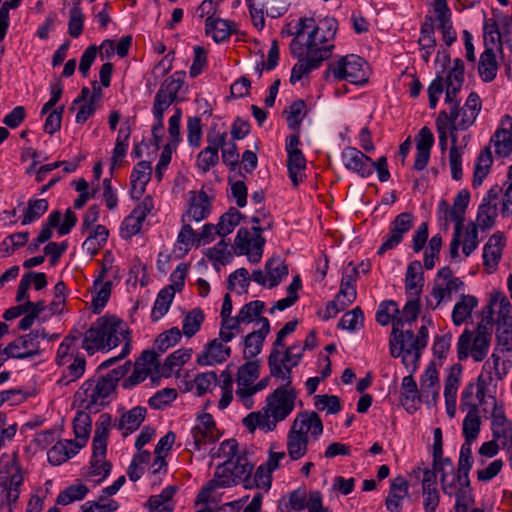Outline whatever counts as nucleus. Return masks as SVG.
<instances>
[{
  "label": "nucleus",
  "instance_id": "c756f323",
  "mask_svg": "<svg viewBox=\"0 0 512 512\" xmlns=\"http://www.w3.org/2000/svg\"><path fill=\"white\" fill-rule=\"evenodd\" d=\"M75 448H84L92 430V419L87 410L78 411L73 420Z\"/></svg>",
  "mask_w": 512,
  "mask_h": 512
},
{
  "label": "nucleus",
  "instance_id": "2f4dec72",
  "mask_svg": "<svg viewBox=\"0 0 512 512\" xmlns=\"http://www.w3.org/2000/svg\"><path fill=\"white\" fill-rule=\"evenodd\" d=\"M146 413L147 410L145 407H133L132 409L121 415L116 427L119 430L124 431L123 436L126 437L127 435L131 434L140 427V425L142 424L146 417Z\"/></svg>",
  "mask_w": 512,
  "mask_h": 512
},
{
  "label": "nucleus",
  "instance_id": "ddd939ff",
  "mask_svg": "<svg viewBox=\"0 0 512 512\" xmlns=\"http://www.w3.org/2000/svg\"><path fill=\"white\" fill-rule=\"evenodd\" d=\"M185 77L186 72L181 70L166 78L155 94L153 106L167 110L173 103L184 101V97L178 93L184 85Z\"/></svg>",
  "mask_w": 512,
  "mask_h": 512
},
{
  "label": "nucleus",
  "instance_id": "ea45409f",
  "mask_svg": "<svg viewBox=\"0 0 512 512\" xmlns=\"http://www.w3.org/2000/svg\"><path fill=\"white\" fill-rule=\"evenodd\" d=\"M265 270L268 276V287L278 286L282 279L288 275V267L280 257H272L265 263Z\"/></svg>",
  "mask_w": 512,
  "mask_h": 512
},
{
  "label": "nucleus",
  "instance_id": "a19ab883",
  "mask_svg": "<svg viewBox=\"0 0 512 512\" xmlns=\"http://www.w3.org/2000/svg\"><path fill=\"white\" fill-rule=\"evenodd\" d=\"M174 296L175 293L171 287H164L158 292L151 311V320L153 322L160 320L169 311Z\"/></svg>",
  "mask_w": 512,
  "mask_h": 512
},
{
  "label": "nucleus",
  "instance_id": "774afa93",
  "mask_svg": "<svg viewBox=\"0 0 512 512\" xmlns=\"http://www.w3.org/2000/svg\"><path fill=\"white\" fill-rule=\"evenodd\" d=\"M177 397V391L174 388H164L157 391L149 400L148 404L153 409H161L173 402Z\"/></svg>",
  "mask_w": 512,
  "mask_h": 512
},
{
  "label": "nucleus",
  "instance_id": "b1692460",
  "mask_svg": "<svg viewBox=\"0 0 512 512\" xmlns=\"http://www.w3.org/2000/svg\"><path fill=\"white\" fill-rule=\"evenodd\" d=\"M151 163L148 161H140L133 168L130 175L131 197L139 199L145 192L146 185L151 179Z\"/></svg>",
  "mask_w": 512,
  "mask_h": 512
},
{
  "label": "nucleus",
  "instance_id": "72a5a7b5",
  "mask_svg": "<svg viewBox=\"0 0 512 512\" xmlns=\"http://www.w3.org/2000/svg\"><path fill=\"white\" fill-rule=\"evenodd\" d=\"M493 164V157L490 145L485 146L476 158L472 186L478 188L490 172Z\"/></svg>",
  "mask_w": 512,
  "mask_h": 512
},
{
  "label": "nucleus",
  "instance_id": "6e6552de",
  "mask_svg": "<svg viewBox=\"0 0 512 512\" xmlns=\"http://www.w3.org/2000/svg\"><path fill=\"white\" fill-rule=\"evenodd\" d=\"M365 66L366 61L362 57L349 54L329 63L323 78L328 81L332 75L337 81L345 80L351 84L362 85L368 81Z\"/></svg>",
  "mask_w": 512,
  "mask_h": 512
},
{
  "label": "nucleus",
  "instance_id": "9d476101",
  "mask_svg": "<svg viewBox=\"0 0 512 512\" xmlns=\"http://www.w3.org/2000/svg\"><path fill=\"white\" fill-rule=\"evenodd\" d=\"M62 213L60 210H53L46 221L43 222L39 234L37 236L38 243H45L53 236V228H57V233L60 236L68 235L77 224V215L71 208H67L64 213V219L61 222Z\"/></svg>",
  "mask_w": 512,
  "mask_h": 512
},
{
  "label": "nucleus",
  "instance_id": "c9c22d12",
  "mask_svg": "<svg viewBox=\"0 0 512 512\" xmlns=\"http://www.w3.org/2000/svg\"><path fill=\"white\" fill-rule=\"evenodd\" d=\"M498 63L496 54L493 48L485 49L479 59L478 72L482 81L488 83L492 82L497 75Z\"/></svg>",
  "mask_w": 512,
  "mask_h": 512
},
{
  "label": "nucleus",
  "instance_id": "f3484780",
  "mask_svg": "<svg viewBox=\"0 0 512 512\" xmlns=\"http://www.w3.org/2000/svg\"><path fill=\"white\" fill-rule=\"evenodd\" d=\"M345 168L356 173L361 178L372 175L371 157L367 156L355 147H346L341 153Z\"/></svg>",
  "mask_w": 512,
  "mask_h": 512
},
{
  "label": "nucleus",
  "instance_id": "a878e982",
  "mask_svg": "<svg viewBox=\"0 0 512 512\" xmlns=\"http://www.w3.org/2000/svg\"><path fill=\"white\" fill-rule=\"evenodd\" d=\"M420 309L421 303L419 297H413V299L408 300L401 311V316L397 315V318L393 321V330L391 332L390 339H396L401 332H404V323H412L416 321L419 316Z\"/></svg>",
  "mask_w": 512,
  "mask_h": 512
},
{
  "label": "nucleus",
  "instance_id": "8fccbe9b",
  "mask_svg": "<svg viewBox=\"0 0 512 512\" xmlns=\"http://www.w3.org/2000/svg\"><path fill=\"white\" fill-rule=\"evenodd\" d=\"M306 103L302 99L293 101L289 106V112L286 117L288 128L296 133H300L302 121L306 115Z\"/></svg>",
  "mask_w": 512,
  "mask_h": 512
},
{
  "label": "nucleus",
  "instance_id": "423d86ee",
  "mask_svg": "<svg viewBox=\"0 0 512 512\" xmlns=\"http://www.w3.org/2000/svg\"><path fill=\"white\" fill-rule=\"evenodd\" d=\"M492 327V324H486L481 320L476 327L474 337L472 331L465 329L457 341L458 360L464 361L471 355L475 362L483 361L489 351Z\"/></svg>",
  "mask_w": 512,
  "mask_h": 512
},
{
  "label": "nucleus",
  "instance_id": "37998d69",
  "mask_svg": "<svg viewBox=\"0 0 512 512\" xmlns=\"http://www.w3.org/2000/svg\"><path fill=\"white\" fill-rule=\"evenodd\" d=\"M49 208V203L44 198H30L27 202V208L21 219L22 225H29L39 220Z\"/></svg>",
  "mask_w": 512,
  "mask_h": 512
},
{
  "label": "nucleus",
  "instance_id": "052dcab7",
  "mask_svg": "<svg viewBox=\"0 0 512 512\" xmlns=\"http://www.w3.org/2000/svg\"><path fill=\"white\" fill-rule=\"evenodd\" d=\"M442 244V236L439 233L432 236L429 240L428 247L424 252V267L427 270H432L434 268L435 260L439 257Z\"/></svg>",
  "mask_w": 512,
  "mask_h": 512
},
{
  "label": "nucleus",
  "instance_id": "680f3d73",
  "mask_svg": "<svg viewBox=\"0 0 512 512\" xmlns=\"http://www.w3.org/2000/svg\"><path fill=\"white\" fill-rule=\"evenodd\" d=\"M314 406L320 410H326L328 414H337L341 410L340 398L336 395H315Z\"/></svg>",
  "mask_w": 512,
  "mask_h": 512
},
{
  "label": "nucleus",
  "instance_id": "412c9836",
  "mask_svg": "<svg viewBox=\"0 0 512 512\" xmlns=\"http://www.w3.org/2000/svg\"><path fill=\"white\" fill-rule=\"evenodd\" d=\"M231 356V348L225 346L219 339L208 342L203 351L197 356L200 366H212L225 362Z\"/></svg>",
  "mask_w": 512,
  "mask_h": 512
},
{
  "label": "nucleus",
  "instance_id": "c03bdc74",
  "mask_svg": "<svg viewBox=\"0 0 512 512\" xmlns=\"http://www.w3.org/2000/svg\"><path fill=\"white\" fill-rule=\"evenodd\" d=\"M112 418L108 413H102L95 423V432L92 448H107V439L111 427Z\"/></svg>",
  "mask_w": 512,
  "mask_h": 512
},
{
  "label": "nucleus",
  "instance_id": "0eeeda50",
  "mask_svg": "<svg viewBox=\"0 0 512 512\" xmlns=\"http://www.w3.org/2000/svg\"><path fill=\"white\" fill-rule=\"evenodd\" d=\"M115 392L114 386L99 376L87 379L75 394V401L79 407L97 413L102 407L109 404L110 395Z\"/></svg>",
  "mask_w": 512,
  "mask_h": 512
},
{
  "label": "nucleus",
  "instance_id": "69168bd1",
  "mask_svg": "<svg viewBox=\"0 0 512 512\" xmlns=\"http://www.w3.org/2000/svg\"><path fill=\"white\" fill-rule=\"evenodd\" d=\"M101 288L96 293L95 296H93L91 301V309L92 312L95 314L101 313V311L106 306L107 302L110 299L111 290H112V282L106 281L103 284H100Z\"/></svg>",
  "mask_w": 512,
  "mask_h": 512
},
{
  "label": "nucleus",
  "instance_id": "393cba45",
  "mask_svg": "<svg viewBox=\"0 0 512 512\" xmlns=\"http://www.w3.org/2000/svg\"><path fill=\"white\" fill-rule=\"evenodd\" d=\"M279 420L272 418L271 411L265 406L261 410L249 413L243 418V425L250 431L254 432L256 428H260L265 432L273 431Z\"/></svg>",
  "mask_w": 512,
  "mask_h": 512
},
{
  "label": "nucleus",
  "instance_id": "6e6d98bb",
  "mask_svg": "<svg viewBox=\"0 0 512 512\" xmlns=\"http://www.w3.org/2000/svg\"><path fill=\"white\" fill-rule=\"evenodd\" d=\"M268 367L270 370V376L281 379L285 383L280 387L286 388H294L292 386V369L294 367H290L288 365H279L276 356H268Z\"/></svg>",
  "mask_w": 512,
  "mask_h": 512
},
{
  "label": "nucleus",
  "instance_id": "bb28decb",
  "mask_svg": "<svg viewBox=\"0 0 512 512\" xmlns=\"http://www.w3.org/2000/svg\"><path fill=\"white\" fill-rule=\"evenodd\" d=\"M424 286V273L422 264L414 260L407 266L405 274V290L410 297H419Z\"/></svg>",
  "mask_w": 512,
  "mask_h": 512
},
{
  "label": "nucleus",
  "instance_id": "a211bd4d",
  "mask_svg": "<svg viewBox=\"0 0 512 512\" xmlns=\"http://www.w3.org/2000/svg\"><path fill=\"white\" fill-rule=\"evenodd\" d=\"M506 239L501 231L492 234L483 247V266L488 273H493L501 260Z\"/></svg>",
  "mask_w": 512,
  "mask_h": 512
},
{
  "label": "nucleus",
  "instance_id": "cd10ccee",
  "mask_svg": "<svg viewBox=\"0 0 512 512\" xmlns=\"http://www.w3.org/2000/svg\"><path fill=\"white\" fill-rule=\"evenodd\" d=\"M412 374L413 373L410 371L408 376L403 377L401 383V404L410 413L417 410V405L422 400L421 390L417 388L416 381Z\"/></svg>",
  "mask_w": 512,
  "mask_h": 512
},
{
  "label": "nucleus",
  "instance_id": "603ef678",
  "mask_svg": "<svg viewBox=\"0 0 512 512\" xmlns=\"http://www.w3.org/2000/svg\"><path fill=\"white\" fill-rule=\"evenodd\" d=\"M497 216V205H487L486 203H480L476 216L477 227H480L482 230L492 228L496 223Z\"/></svg>",
  "mask_w": 512,
  "mask_h": 512
},
{
  "label": "nucleus",
  "instance_id": "09e8293b",
  "mask_svg": "<svg viewBox=\"0 0 512 512\" xmlns=\"http://www.w3.org/2000/svg\"><path fill=\"white\" fill-rule=\"evenodd\" d=\"M260 375V360H248L242 366L239 367L237 372V385L238 386H249L253 384V381Z\"/></svg>",
  "mask_w": 512,
  "mask_h": 512
},
{
  "label": "nucleus",
  "instance_id": "dca6fc26",
  "mask_svg": "<svg viewBox=\"0 0 512 512\" xmlns=\"http://www.w3.org/2000/svg\"><path fill=\"white\" fill-rule=\"evenodd\" d=\"M498 158H506L512 154V117L505 115L490 138Z\"/></svg>",
  "mask_w": 512,
  "mask_h": 512
},
{
  "label": "nucleus",
  "instance_id": "4468645a",
  "mask_svg": "<svg viewBox=\"0 0 512 512\" xmlns=\"http://www.w3.org/2000/svg\"><path fill=\"white\" fill-rule=\"evenodd\" d=\"M194 445L199 448L202 445H213L221 434L216 428V423L209 413L198 417V424L191 429Z\"/></svg>",
  "mask_w": 512,
  "mask_h": 512
},
{
  "label": "nucleus",
  "instance_id": "4c0bfd02",
  "mask_svg": "<svg viewBox=\"0 0 512 512\" xmlns=\"http://www.w3.org/2000/svg\"><path fill=\"white\" fill-rule=\"evenodd\" d=\"M470 202V192L467 189L460 190L453 199L452 208L449 210L450 220L455 226L464 227L465 213Z\"/></svg>",
  "mask_w": 512,
  "mask_h": 512
},
{
  "label": "nucleus",
  "instance_id": "3c124183",
  "mask_svg": "<svg viewBox=\"0 0 512 512\" xmlns=\"http://www.w3.org/2000/svg\"><path fill=\"white\" fill-rule=\"evenodd\" d=\"M204 319L205 315L201 308H194L189 311L185 315L182 323V330L184 335L189 338L194 336L200 330Z\"/></svg>",
  "mask_w": 512,
  "mask_h": 512
},
{
  "label": "nucleus",
  "instance_id": "e2e57ef3",
  "mask_svg": "<svg viewBox=\"0 0 512 512\" xmlns=\"http://www.w3.org/2000/svg\"><path fill=\"white\" fill-rule=\"evenodd\" d=\"M446 77H443L442 74L437 73L436 77L429 84L427 88L428 98H429V107L430 109H435L440 95L445 91L446 92Z\"/></svg>",
  "mask_w": 512,
  "mask_h": 512
},
{
  "label": "nucleus",
  "instance_id": "1a4fd4ad",
  "mask_svg": "<svg viewBox=\"0 0 512 512\" xmlns=\"http://www.w3.org/2000/svg\"><path fill=\"white\" fill-rule=\"evenodd\" d=\"M273 228V221L270 220L265 226L255 224L251 228L253 237L250 236V230L245 227H241L235 237V246L237 255H246L248 260L252 263H258L263 254V247L266 243V239L262 236V233L266 230Z\"/></svg>",
  "mask_w": 512,
  "mask_h": 512
},
{
  "label": "nucleus",
  "instance_id": "864d4df0",
  "mask_svg": "<svg viewBox=\"0 0 512 512\" xmlns=\"http://www.w3.org/2000/svg\"><path fill=\"white\" fill-rule=\"evenodd\" d=\"M265 308V303L261 300H253L245 305L238 312V322H244L249 324L254 322L256 319L260 322L262 318L261 314Z\"/></svg>",
  "mask_w": 512,
  "mask_h": 512
},
{
  "label": "nucleus",
  "instance_id": "6ab92c4d",
  "mask_svg": "<svg viewBox=\"0 0 512 512\" xmlns=\"http://www.w3.org/2000/svg\"><path fill=\"white\" fill-rule=\"evenodd\" d=\"M213 197L201 189L198 192L191 191L189 198V208L182 216V221H185V216L188 215L194 221L200 222L209 217L212 209Z\"/></svg>",
  "mask_w": 512,
  "mask_h": 512
},
{
  "label": "nucleus",
  "instance_id": "0e129e2a",
  "mask_svg": "<svg viewBox=\"0 0 512 512\" xmlns=\"http://www.w3.org/2000/svg\"><path fill=\"white\" fill-rule=\"evenodd\" d=\"M493 437L497 439L501 448H512V422L491 425Z\"/></svg>",
  "mask_w": 512,
  "mask_h": 512
},
{
  "label": "nucleus",
  "instance_id": "2eb2a0df",
  "mask_svg": "<svg viewBox=\"0 0 512 512\" xmlns=\"http://www.w3.org/2000/svg\"><path fill=\"white\" fill-rule=\"evenodd\" d=\"M40 330L35 329L30 333L17 337L8 344L13 359H27L40 355Z\"/></svg>",
  "mask_w": 512,
  "mask_h": 512
},
{
  "label": "nucleus",
  "instance_id": "58836bf2",
  "mask_svg": "<svg viewBox=\"0 0 512 512\" xmlns=\"http://www.w3.org/2000/svg\"><path fill=\"white\" fill-rule=\"evenodd\" d=\"M245 218L246 216L242 214L237 208L230 207L224 214L220 216L219 222L217 225H215L217 228V235L221 237L229 235Z\"/></svg>",
  "mask_w": 512,
  "mask_h": 512
},
{
  "label": "nucleus",
  "instance_id": "f8f14e48",
  "mask_svg": "<svg viewBox=\"0 0 512 512\" xmlns=\"http://www.w3.org/2000/svg\"><path fill=\"white\" fill-rule=\"evenodd\" d=\"M450 104L452 105L450 112L447 113L445 110H441L436 119L439 147L442 153H444L447 149V130H449L451 138L450 149L457 148V131L460 130V127H457L456 124V120H458L459 118V101H454L453 103Z\"/></svg>",
  "mask_w": 512,
  "mask_h": 512
},
{
  "label": "nucleus",
  "instance_id": "bf43d9fd",
  "mask_svg": "<svg viewBox=\"0 0 512 512\" xmlns=\"http://www.w3.org/2000/svg\"><path fill=\"white\" fill-rule=\"evenodd\" d=\"M181 332L177 327H172L158 335L154 341V347L159 354L176 345L181 340Z\"/></svg>",
  "mask_w": 512,
  "mask_h": 512
},
{
  "label": "nucleus",
  "instance_id": "e433bc0d",
  "mask_svg": "<svg viewBox=\"0 0 512 512\" xmlns=\"http://www.w3.org/2000/svg\"><path fill=\"white\" fill-rule=\"evenodd\" d=\"M477 305L478 300L475 296L463 294L452 310V321L454 325L460 326L466 322Z\"/></svg>",
  "mask_w": 512,
  "mask_h": 512
},
{
  "label": "nucleus",
  "instance_id": "de8ad7c7",
  "mask_svg": "<svg viewBox=\"0 0 512 512\" xmlns=\"http://www.w3.org/2000/svg\"><path fill=\"white\" fill-rule=\"evenodd\" d=\"M88 492L89 488L85 484H72L66 487L58 494L56 498V503L59 505L66 506L74 501L84 499Z\"/></svg>",
  "mask_w": 512,
  "mask_h": 512
},
{
  "label": "nucleus",
  "instance_id": "473e14b6",
  "mask_svg": "<svg viewBox=\"0 0 512 512\" xmlns=\"http://www.w3.org/2000/svg\"><path fill=\"white\" fill-rule=\"evenodd\" d=\"M315 30V42L319 48L322 46H334V44L330 43L334 40L338 30V21L334 17H325L320 20L319 24L313 27L310 32Z\"/></svg>",
  "mask_w": 512,
  "mask_h": 512
},
{
  "label": "nucleus",
  "instance_id": "f257e3e1",
  "mask_svg": "<svg viewBox=\"0 0 512 512\" xmlns=\"http://www.w3.org/2000/svg\"><path fill=\"white\" fill-rule=\"evenodd\" d=\"M123 326L124 322L117 316L104 315L99 317L85 332L82 348L89 355H93L97 351L108 352L117 347L121 341L125 342L121 353L102 362L98 366V370L109 368L130 353V332Z\"/></svg>",
  "mask_w": 512,
  "mask_h": 512
},
{
  "label": "nucleus",
  "instance_id": "5fc2aeb1",
  "mask_svg": "<svg viewBox=\"0 0 512 512\" xmlns=\"http://www.w3.org/2000/svg\"><path fill=\"white\" fill-rule=\"evenodd\" d=\"M418 45L420 49H435L436 47L434 19L430 15L425 16L424 22L420 26Z\"/></svg>",
  "mask_w": 512,
  "mask_h": 512
},
{
  "label": "nucleus",
  "instance_id": "13d9d810",
  "mask_svg": "<svg viewBox=\"0 0 512 512\" xmlns=\"http://www.w3.org/2000/svg\"><path fill=\"white\" fill-rule=\"evenodd\" d=\"M399 314L400 310L397 302L394 300H385L379 304L375 317L380 325L386 326L390 322L393 323L394 319H396Z\"/></svg>",
  "mask_w": 512,
  "mask_h": 512
},
{
  "label": "nucleus",
  "instance_id": "338daca9",
  "mask_svg": "<svg viewBox=\"0 0 512 512\" xmlns=\"http://www.w3.org/2000/svg\"><path fill=\"white\" fill-rule=\"evenodd\" d=\"M202 123L201 118L194 116L187 120V141L191 147L197 148L201 144Z\"/></svg>",
  "mask_w": 512,
  "mask_h": 512
},
{
  "label": "nucleus",
  "instance_id": "7ed1b4c3",
  "mask_svg": "<svg viewBox=\"0 0 512 512\" xmlns=\"http://www.w3.org/2000/svg\"><path fill=\"white\" fill-rule=\"evenodd\" d=\"M247 450H229L228 458L219 464L214 476L220 481L222 488L232 487L239 482L243 483L245 489H251L258 486L257 480L251 479L254 465L246 455Z\"/></svg>",
  "mask_w": 512,
  "mask_h": 512
},
{
  "label": "nucleus",
  "instance_id": "aec40b11",
  "mask_svg": "<svg viewBox=\"0 0 512 512\" xmlns=\"http://www.w3.org/2000/svg\"><path fill=\"white\" fill-rule=\"evenodd\" d=\"M261 328L247 334L244 338V359L250 360L261 353L265 339L270 333V321L266 317L260 318Z\"/></svg>",
  "mask_w": 512,
  "mask_h": 512
},
{
  "label": "nucleus",
  "instance_id": "39448f33",
  "mask_svg": "<svg viewBox=\"0 0 512 512\" xmlns=\"http://www.w3.org/2000/svg\"><path fill=\"white\" fill-rule=\"evenodd\" d=\"M323 434V422L315 411L299 412L288 432L287 448H307Z\"/></svg>",
  "mask_w": 512,
  "mask_h": 512
},
{
  "label": "nucleus",
  "instance_id": "7c9ffc66",
  "mask_svg": "<svg viewBox=\"0 0 512 512\" xmlns=\"http://www.w3.org/2000/svg\"><path fill=\"white\" fill-rule=\"evenodd\" d=\"M510 35V24H504L500 30L494 21L491 24L484 25V46L485 49L497 46L499 52H503L504 40Z\"/></svg>",
  "mask_w": 512,
  "mask_h": 512
},
{
  "label": "nucleus",
  "instance_id": "5701e85b",
  "mask_svg": "<svg viewBox=\"0 0 512 512\" xmlns=\"http://www.w3.org/2000/svg\"><path fill=\"white\" fill-rule=\"evenodd\" d=\"M464 62L460 58L453 60V66L446 75V97L445 103H453L457 100V95L461 91L464 83Z\"/></svg>",
  "mask_w": 512,
  "mask_h": 512
},
{
  "label": "nucleus",
  "instance_id": "9b49d317",
  "mask_svg": "<svg viewBox=\"0 0 512 512\" xmlns=\"http://www.w3.org/2000/svg\"><path fill=\"white\" fill-rule=\"evenodd\" d=\"M298 392L296 388L277 387L266 398V406L272 418L280 422L285 420L294 410Z\"/></svg>",
  "mask_w": 512,
  "mask_h": 512
},
{
  "label": "nucleus",
  "instance_id": "79ce46f5",
  "mask_svg": "<svg viewBox=\"0 0 512 512\" xmlns=\"http://www.w3.org/2000/svg\"><path fill=\"white\" fill-rule=\"evenodd\" d=\"M90 459V476H101L106 479L112 470V463L107 460V450H92Z\"/></svg>",
  "mask_w": 512,
  "mask_h": 512
},
{
  "label": "nucleus",
  "instance_id": "f704fd0d",
  "mask_svg": "<svg viewBox=\"0 0 512 512\" xmlns=\"http://www.w3.org/2000/svg\"><path fill=\"white\" fill-rule=\"evenodd\" d=\"M66 365V369L57 381L61 386H66L83 376L86 370V358L84 355L76 353Z\"/></svg>",
  "mask_w": 512,
  "mask_h": 512
},
{
  "label": "nucleus",
  "instance_id": "c85d7f7f",
  "mask_svg": "<svg viewBox=\"0 0 512 512\" xmlns=\"http://www.w3.org/2000/svg\"><path fill=\"white\" fill-rule=\"evenodd\" d=\"M481 426V419L477 406H472L469 409L462 424V433L464 436V443L461 448H470L472 443L477 439Z\"/></svg>",
  "mask_w": 512,
  "mask_h": 512
},
{
  "label": "nucleus",
  "instance_id": "49530a36",
  "mask_svg": "<svg viewBox=\"0 0 512 512\" xmlns=\"http://www.w3.org/2000/svg\"><path fill=\"white\" fill-rule=\"evenodd\" d=\"M192 356V349L180 348L171 353L163 363L162 374L169 377L175 368H180L190 360Z\"/></svg>",
  "mask_w": 512,
  "mask_h": 512
},
{
  "label": "nucleus",
  "instance_id": "4d7b16f0",
  "mask_svg": "<svg viewBox=\"0 0 512 512\" xmlns=\"http://www.w3.org/2000/svg\"><path fill=\"white\" fill-rule=\"evenodd\" d=\"M364 314L362 309L357 306L351 311L346 312L338 322V328L354 332L363 327Z\"/></svg>",
  "mask_w": 512,
  "mask_h": 512
},
{
  "label": "nucleus",
  "instance_id": "f03ea898",
  "mask_svg": "<svg viewBox=\"0 0 512 512\" xmlns=\"http://www.w3.org/2000/svg\"><path fill=\"white\" fill-rule=\"evenodd\" d=\"M315 32L316 30L308 33L305 43H302L296 35L290 42V53L298 60L291 70L290 83L292 85L318 69L323 61L329 59L332 55L334 46H322L319 48L315 42Z\"/></svg>",
  "mask_w": 512,
  "mask_h": 512
},
{
  "label": "nucleus",
  "instance_id": "a18cd8bd",
  "mask_svg": "<svg viewBox=\"0 0 512 512\" xmlns=\"http://www.w3.org/2000/svg\"><path fill=\"white\" fill-rule=\"evenodd\" d=\"M440 389L439 373L434 362H430L420 378L422 398H429L430 391Z\"/></svg>",
  "mask_w": 512,
  "mask_h": 512
},
{
  "label": "nucleus",
  "instance_id": "4be33fe9",
  "mask_svg": "<svg viewBox=\"0 0 512 512\" xmlns=\"http://www.w3.org/2000/svg\"><path fill=\"white\" fill-rule=\"evenodd\" d=\"M237 32L234 21L209 16L205 20V33L211 36L216 43L226 42L230 36Z\"/></svg>",
  "mask_w": 512,
  "mask_h": 512
},
{
  "label": "nucleus",
  "instance_id": "20e7f679",
  "mask_svg": "<svg viewBox=\"0 0 512 512\" xmlns=\"http://www.w3.org/2000/svg\"><path fill=\"white\" fill-rule=\"evenodd\" d=\"M429 339L428 328L422 325L418 334L412 330L401 332L396 339H390V354L394 358L401 357L403 365L414 373L419 366L422 350L427 346Z\"/></svg>",
  "mask_w": 512,
  "mask_h": 512
}]
</instances>
